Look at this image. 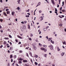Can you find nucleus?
I'll use <instances>...</instances> for the list:
<instances>
[{"instance_id": "nucleus-1", "label": "nucleus", "mask_w": 66, "mask_h": 66, "mask_svg": "<svg viewBox=\"0 0 66 66\" xmlns=\"http://www.w3.org/2000/svg\"><path fill=\"white\" fill-rule=\"evenodd\" d=\"M48 47H50V49L52 50H53V47L52 45H51L48 46Z\"/></svg>"}, {"instance_id": "nucleus-2", "label": "nucleus", "mask_w": 66, "mask_h": 66, "mask_svg": "<svg viewBox=\"0 0 66 66\" xmlns=\"http://www.w3.org/2000/svg\"><path fill=\"white\" fill-rule=\"evenodd\" d=\"M33 48L35 50H36V47L35 45H33Z\"/></svg>"}, {"instance_id": "nucleus-3", "label": "nucleus", "mask_w": 66, "mask_h": 66, "mask_svg": "<svg viewBox=\"0 0 66 66\" xmlns=\"http://www.w3.org/2000/svg\"><path fill=\"white\" fill-rule=\"evenodd\" d=\"M53 4H55V3H54V0H51Z\"/></svg>"}, {"instance_id": "nucleus-4", "label": "nucleus", "mask_w": 66, "mask_h": 66, "mask_svg": "<svg viewBox=\"0 0 66 66\" xmlns=\"http://www.w3.org/2000/svg\"><path fill=\"white\" fill-rule=\"evenodd\" d=\"M17 36L19 38H20L21 39H22L23 38L22 37H21L20 36H19L18 35Z\"/></svg>"}, {"instance_id": "nucleus-5", "label": "nucleus", "mask_w": 66, "mask_h": 66, "mask_svg": "<svg viewBox=\"0 0 66 66\" xmlns=\"http://www.w3.org/2000/svg\"><path fill=\"white\" fill-rule=\"evenodd\" d=\"M17 2L19 4H20V0H18L17 1Z\"/></svg>"}, {"instance_id": "nucleus-6", "label": "nucleus", "mask_w": 66, "mask_h": 66, "mask_svg": "<svg viewBox=\"0 0 66 66\" xmlns=\"http://www.w3.org/2000/svg\"><path fill=\"white\" fill-rule=\"evenodd\" d=\"M15 13V12L14 11H13L12 12V16H14V14Z\"/></svg>"}, {"instance_id": "nucleus-7", "label": "nucleus", "mask_w": 66, "mask_h": 66, "mask_svg": "<svg viewBox=\"0 0 66 66\" xmlns=\"http://www.w3.org/2000/svg\"><path fill=\"white\" fill-rule=\"evenodd\" d=\"M61 50V49L59 48V47H57V50L58 51H59Z\"/></svg>"}, {"instance_id": "nucleus-8", "label": "nucleus", "mask_w": 66, "mask_h": 66, "mask_svg": "<svg viewBox=\"0 0 66 66\" xmlns=\"http://www.w3.org/2000/svg\"><path fill=\"white\" fill-rule=\"evenodd\" d=\"M20 28H21V31H23V28H22V27H21Z\"/></svg>"}, {"instance_id": "nucleus-9", "label": "nucleus", "mask_w": 66, "mask_h": 66, "mask_svg": "<svg viewBox=\"0 0 66 66\" xmlns=\"http://www.w3.org/2000/svg\"><path fill=\"white\" fill-rule=\"evenodd\" d=\"M40 18H41V19L40 20V21H42V20H43V16H41Z\"/></svg>"}, {"instance_id": "nucleus-10", "label": "nucleus", "mask_w": 66, "mask_h": 66, "mask_svg": "<svg viewBox=\"0 0 66 66\" xmlns=\"http://www.w3.org/2000/svg\"><path fill=\"white\" fill-rule=\"evenodd\" d=\"M63 44L66 45V43L65 42V41H64L63 42Z\"/></svg>"}, {"instance_id": "nucleus-11", "label": "nucleus", "mask_w": 66, "mask_h": 66, "mask_svg": "<svg viewBox=\"0 0 66 66\" xmlns=\"http://www.w3.org/2000/svg\"><path fill=\"white\" fill-rule=\"evenodd\" d=\"M23 28L24 29H26V27L25 26H23Z\"/></svg>"}, {"instance_id": "nucleus-12", "label": "nucleus", "mask_w": 66, "mask_h": 66, "mask_svg": "<svg viewBox=\"0 0 66 66\" xmlns=\"http://www.w3.org/2000/svg\"><path fill=\"white\" fill-rule=\"evenodd\" d=\"M10 11H8L6 12V13L7 14H10Z\"/></svg>"}, {"instance_id": "nucleus-13", "label": "nucleus", "mask_w": 66, "mask_h": 66, "mask_svg": "<svg viewBox=\"0 0 66 66\" xmlns=\"http://www.w3.org/2000/svg\"><path fill=\"white\" fill-rule=\"evenodd\" d=\"M23 60V59H22V58H20L19 59V61L20 60V61H22V60Z\"/></svg>"}, {"instance_id": "nucleus-14", "label": "nucleus", "mask_w": 66, "mask_h": 66, "mask_svg": "<svg viewBox=\"0 0 66 66\" xmlns=\"http://www.w3.org/2000/svg\"><path fill=\"white\" fill-rule=\"evenodd\" d=\"M23 62H24V63H26V62H28V61L27 60H23Z\"/></svg>"}, {"instance_id": "nucleus-15", "label": "nucleus", "mask_w": 66, "mask_h": 66, "mask_svg": "<svg viewBox=\"0 0 66 66\" xmlns=\"http://www.w3.org/2000/svg\"><path fill=\"white\" fill-rule=\"evenodd\" d=\"M51 43H52V44H54V42L53 41H52V40H51Z\"/></svg>"}, {"instance_id": "nucleus-16", "label": "nucleus", "mask_w": 66, "mask_h": 66, "mask_svg": "<svg viewBox=\"0 0 66 66\" xmlns=\"http://www.w3.org/2000/svg\"><path fill=\"white\" fill-rule=\"evenodd\" d=\"M43 30L44 31H47V29L44 28L43 29Z\"/></svg>"}, {"instance_id": "nucleus-17", "label": "nucleus", "mask_w": 66, "mask_h": 66, "mask_svg": "<svg viewBox=\"0 0 66 66\" xmlns=\"http://www.w3.org/2000/svg\"><path fill=\"white\" fill-rule=\"evenodd\" d=\"M4 14L5 15V16H7V15H6V13L5 12H4Z\"/></svg>"}, {"instance_id": "nucleus-18", "label": "nucleus", "mask_w": 66, "mask_h": 66, "mask_svg": "<svg viewBox=\"0 0 66 66\" xmlns=\"http://www.w3.org/2000/svg\"><path fill=\"white\" fill-rule=\"evenodd\" d=\"M41 4V3H40V2H39L38 4V5H40Z\"/></svg>"}, {"instance_id": "nucleus-19", "label": "nucleus", "mask_w": 66, "mask_h": 66, "mask_svg": "<svg viewBox=\"0 0 66 66\" xmlns=\"http://www.w3.org/2000/svg\"><path fill=\"white\" fill-rule=\"evenodd\" d=\"M41 50H45V49L44 48H41Z\"/></svg>"}, {"instance_id": "nucleus-20", "label": "nucleus", "mask_w": 66, "mask_h": 66, "mask_svg": "<svg viewBox=\"0 0 66 66\" xmlns=\"http://www.w3.org/2000/svg\"><path fill=\"white\" fill-rule=\"evenodd\" d=\"M64 53H62L61 54V55H62V56H63V55H64Z\"/></svg>"}, {"instance_id": "nucleus-21", "label": "nucleus", "mask_w": 66, "mask_h": 66, "mask_svg": "<svg viewBox=\"0 0 66 66\" xmlns=\"http://www.w3.org/2000/svg\"><path fill=\"white\" fill-rule=\"evenodd\" d=\"M52 38H49L48 39V41H50L51 40Z\"/></svg>"}, {"instance_id": "nucleus-22", "label": "nucleus", "mask_w": 66, "mask_h": 66, "mask_svg": "<svg viewBox=\"0 0 66 66\" xmlns=\"http://www.w3.org/2000/svg\"><path fill=\"white\" fill-rule=\"evenodd\" d=\"M3 44H4V45H5V44H6V41L4 42L3 43Z\"/></svg>"}, {"instance_id": "nucleus-23", "label": "nucleus", "mask_w": 66, "mask_h": 66, "mask_svg": "<svg viewBox=\"0 0 66 66\" xmlns=\"http://www.w3.org/2000/svg\"><path fill=\"white\" fill-rule=\"evenodd\" d=\"M28 29H30V25H28Z\"/></svg>"}, {"instance_id": "nucleus-24", "label": "nucleus", "mask_w": 66, "mask_h": 66, "mask_svg": "<svg viewBox=\"0 0 66 66\" xmlns=\"http://www.w3.org/2000/svg\"><path fill=\"white\" fill-rule=\"evenodd\" d=\"M35 64L36 65H37V64H38V63H37L36 62H35Z\"/></svg>"}, {"instance_id": "nucleus-25", "label": "nucleus", "mask_w": 66, "mask_h": 66, "mask_svg": "<svg viewBox=\"0 0 66 66\" xmlns=\"http://www.w3.org/2000/svg\"><path fill=\"white\" fill-rule=\"evenodd\" d=\"M17 10H19L20 9V8L19 7H18L17 8Z\"/></svg>"}, {"instance_id": "nucleus-26", "label": "nucleus", "mask_w": 66, "mask_h": 66, "mask_svg": "<svg viewBox=\"0 0 66 66\" xmlns=\"http://www.w3.org/2000/svg\"><path fill=\"white\" fill-rule=\"evenodd\" d=\"M35 57H38V55H35Z\"/></svg>"}, {"instance_id": "nucleus-27", "label": "nucleus", "mask_w": 66, "mask_h": 66, "mask_svg": "<svg viewBox=\"0 0 66 66\" xmlns=\"http://www.w3.org/2000/svg\"><path fill=\"white\" fill-rule=\"evenodd\" d=\"M10 50H13V47H10Z\"/></svg>"}, {"instance_id": "nucleus-28", "label": "nucleus", "mask_w": 66, "mask_h": 66, "mask_svg": "<svg viewBox=\"0 0 66 66\" xmlns=\"http://www.w3.org/2000/svg\"><path fill=\"white\" fill-rule=\"evenodd\" d=\"M30 55H31V56H32V53H31L30 52Z\"/></svg>"}, {"instance_id": "nucleus-29", "label": "nucleus", "mask_w": 66, "mask_h": 66, "mask_svg": "<svg viewBox=\"0 0 66 66\" xmlns=\"http://www.w3.org/2000/svg\"><path fill=\"white\" fill-rule=\"evenodd\" d=\"M55 11L56 12H57V9L56 8H55Z\"/></svg>"}, {"instance_id": "nucleus-30", "label": "nucleus", "mask_w": 66, "mask_h": 66, "mask_svg": "<svg viewBox=\"0 0 66 66\" xmlns=\"http://www.w3.org/2000/svg\"><path fill=\"white\" fill-rule=\"evenodd\" d=\"M55 13H56V15H58V14H57V12H55Z\"/></svg>"}, {"instance_id": "nucleus-31", "label": "nucleus", "mask_w": 66, "mask_h": 66, "mask_svg": "<svg viewBox=\"0 0 66 66\" xmlns=\"http://www.w3.org/2000/svg\"><path fill=\"white\" fill-rule=\"evenodd\" d=\"M30 35L31 37H32V36H33V35L32 34H30Z\"/></svg>"}, {"instance_id": "nucleus-32", "label": "nucleus", "mask_w": 66, "mask_h": 66, "mask_svg": "<svg viewBox=\"0 0 66 66\" xmlns=\"http://www.w3.org/2000/svg\"><path fill=\"white\" fill-rule=\"evenodd\" d=\"M4 39H9V38H5Z\"/></svg>"}, {"instance_id": "nucleus-33", "label": "nucleus", "mask_w": 66, "mask_h": 66, "mask_svg": "<svg viewBox=\"0 0 66 66\" xmlns=\"http://www.w3.org/2000/svg\"><path fill=\"white\" fill-rule=\"evenodd\" d=\"M62 7H61L60 8V11H62Z\"/></svg>"}, {"instance_id": "nucleus-34", "label": "nucleus", "mask_w": 66, "mask_h": 66, "mask_svg": "<svg viewBox=\"0 0 66 66\" xmlns=\"http://www.w3.org/2000/svg\"><path fill=\"white\" fill-rule=\"evenodd\" d=\"M9 37H10V38H12V36H11V35H9Z\"/></svg>"}, {"instance_id": "nucleus-35", "label": "nucleus", "mask_w": 66, "mask_h": 66, "mask_svg": "<svg viewBox=\"0 0 66 66\" xmlns=\"http://www.w3.org/2000/svg\"><path fill=\"white\" fill-rule=\"evenodd\" d=\"M19 63H20V64H21L22 63V62L21 61H19Z\"/></svg>"}, {"instance_id": "nucleus-36", "label": "nucleus", "mask_w": 66, "mask_h": 66, "mask_svg": "<svg viewBox=\"0 0 66 66\" xmlns=\"http://www.w3.org/2000/svg\"><path fill=\"white\" fill-rule=\"evenodd\" d=\"M25 66H29V65H27V64H25Z\"/></svg>"}, {"instance_id": "nucleus-37", "label": "nucleus", "mask_w": 66, "mask_h": 66, "mask_svg": "<svg viewBox=\"0 0 66 66\" xmlns=\"http://www.w3.org/2000/svg\"><path fill=\"white\" fill-rule=\"evenodd\" d=\"M47 54H45V55H44V56L45 57H47Z\"/></svg>"}, {"instance_id": "nucleus-38", "label": "nucleus", "mask_w": 66, "mask_h": 66, "mask_svg": "<svg viewBox=\"0 0 66 66\" xmlns=\"http://www.w3.org/2000/svg\"><path fill=\"white\" fill-rule=\"evenodd\" d=\"M42 11L41 10H40L39 11V13H42Z\"/></svg>"}, {"instance_id": "nucleus-39", "label": "nucleus", "mask_w": 66, "mask_h": 66, "mask_svg": "<svg viewBox=\"0 0 66 66\" xmlns=\"http://www.w3.org/2000/svg\"><path fill=\"white\" fill-rule=\"evenodd\" d=\"M26 17H29V15H26Z\"/></svg>"}, {"instance_id": "nucleus-40", "label": "nucleus", "mask_w": 66, "mask_h": 66, "mask_svg": "<svg viewBox=\"0 0 66 66\" xmlns=\"http://www.w3.org/2000/svg\"><path fill=\"white\" fill-rule=\"evenodd\" d=\"M65 10H63L62 11V12H65Z\"/></svg>"}, {"instance_id": "nucleus-41", "label": "nucleus", "mask_w": 66, "mask_h": 66, "mask_svg": "<svg viewBox=\"0 0 66 66\" xmlns=\"http://www.w3.org/2000/svg\"><path fill=\"white\" fill-rule=\"evenodd\" d=\"M4 7H5V9H8V7H5V6Z\"/></svg>"}, {"instance_id": "nucleus-42", "label": "nucleus", "mask_w": 66, "mask_h": 66, "mask_svg": "<svg viewBox=\"0 0 66 66\" xmlns=\"http://www.w3.org/2000/svg\"><path fill=\"white\" fill-rule=\"evenodd\" d=\"M43 47H47V45H43Z\"/></svg>"}, {"instance_id": "nucleus-43", "label": "nucleus", "mask_w": 66, "mask_h": 66, "mask_svg": "<svg viewBox=\"0 0 66 66\" xmlns=\"http://www.w3.org/2000/svg\"><path fill=\"white\" fill-rule=\"evenodd\" d=\"M59 17L60 18H62V17L60 15L59 16Z\"/></svg>"}, {"instance_id": "nucleus-44", "label": "nucleus", "mask_w": 66, "mask_h": 66, "mask_svg": "<svg viewBox=\"0 0 66 66\" xmlns=\"http://www.w3.org/2000/svg\"><path fill=\"white\" fill-rule=\"evenodd\" d=\"M10 63H8L7 64V66H10Z\"/></svg>"}, {"instance_id": "nucleus-45", "label": "nucleus", "mask_w": 66, "mask_h": 66, "mask_svg": "<svg viewBox=\"0 0 66 66\" xmlns=\"http://www.w3.org/2000/svg\"><path fill=\"white\" fill-rule=\"evenodd\" d=\"M12 56H13L12 55H10V58H12Z\"/></svg>"}, {"instance_id": "nucleus-46", "label": "nucleus", "mask_w": 66, "mask_h": 66, "mask_svg": "<svg viewBox=\"0 0 66 66\" xmlns=\"http://www.w3.org/2000/svg\"><path fill=\"white\" fill-rule=\"evenodd\" d=\"M39 45L40 46H42V45L40 43H39Z\"/></svg>"}, {"instance_id": "nucleus-47", "label": "nucleus", "mask_w": 66, "mask_h": 66, "mask_svg": "<svg viewBox=\"0 0 66 66\" xmlns=\"http://www.w3.org/2000/svg\"><path fill=\"white\" fill-rule=\"evenodd\" d=\"M0 21L1 22H2V21H3V20H2V19H1L0 20Z\"/></svg>"}, {"instance_id": "nucleus-48", "label": "nucleus", "mask_w": 66, "mask_h": 66, "mask_svg": "<svg viewBox=\"0 0 66 66\" xmlns=\"http://www.w3.org/2000/svg\"><path fill=\"white\" fill-rule=\"evenodd\" d=\"M26 55L27 56H28V57H29V55H28V54L27 53H26Z\"/></svg>"}, {"instance_id": "nucleus-49", "label": "nucleus", "mask_w": 66, "mask_h": 66, "mask_svg": "<svg viewBox=\"0 0 66 66\" xmlns=\"http://www.w3.org/2000/svg\"><path fill=\"white\" fill-rule=\"evenodd\" d=\"M29 40H31L32 39H31V38H29Z\"/></svg>"}, {"instance_id": "nucleus-50", "label": "nucleus", "mask_w": 66, "mask_h": 66, "mask_svg": "<svg viewBox=\"0 0 66 66\" xmlns=\"http://www.w3.org/2000/svg\"><path fill=\"white\" fill-rule=\"evenodd\" d=\"M46 38H47V39H48V37L47 36L46 37Z\"/></svg>"}, {"instance_id": "nucleus-51", "label": "nucleus", "mask_w": 66, "mask_h": 66, "mask_svg": "<svg viewBox=\"0 0 66 66\" xmlns=\"http://www.w3.org/2000/svg\"><path fill=\"white\" fill-rule=\"evenodd\" d=\"M3 47V45H1V46L0 47V48H2Z\"/></svg>"}, {"instance_id": "nucleus-52", "label": "nucleus", "mask_w": 66, "mask_h": 66, "mask_svg": "<svg viewBox=\"0 0 66 66\" xmlns=\"http://www.w3.org/2000/svg\"><path fill=\"white\" fill-rule=\"evenodd\" d=\"M44 52H46V51H47V49H45L44 50Z\"/></svg>"}, {"instance_id": "nucleus-53", "label": "nucleus", "mask_w": 66, "mask_h": 66, "mask_svg": "<svg viewBox=\"0 0 66 66\" xmlns=\"http://www.w3.org/2000/svg\"><path fill=\"white\" fill-rule=\"evenodd\" d=\"M16 56H16V55H15L14 56V58H16Z\"/></svg>"}, {"instance_id": "nucleus-54", "label": "nucleus", "mask_w": 66, "mask_h": 66, "mask_svg": "<svg viewBox=\"0 0 66 66\" xmlns=\"http://www.w3.org/2000/svg\"><path fill=\"white\" fill-rule=\"evenodd\" d=\"M59 26H62V24H59Z\"/></svg>"}, {"instance_id": "nucleus-55", "label": "nucleus", "mask_w": 66, "mask_h": 66, "mask_svg": "<svg viewBox=\"0 0 66 66\" xmlns=\"http://www.w3.org/2000/svg\"><path fill=\"white\" fill-rule=\"evenodd\" d=\"M9 9H6V11H9Z\"/></svg>"}, {"instance_id": "nucleus-56", "label": "nucleus", "mask_w": 66, "mask_h": 66, "mask_svg": "<svg viewBox=\"0 0 66 66\" xmlns=\"http://www.w3.org/2000/svg\"><path fill=\"white\" fill-rule=\"evenodd\" d=\"M0 31L2 33V32H3V30H0Z\"/></svg>"}, {"instance_id": "nucleus-57", "label": "nucleus", "mask_w": 66, "mask_h": 66, "mask_svg": "<svg viewBox=\"0 0 66 66\" xmlns=\"http://www.w3.org/2000/svg\"><path fill=\"white\" fill-rule=\"evenodd\" d=\"M21 23H22V24H23V23H24V22H21Z\"/></svg>"}, {"instance_id": "nucleus-58", "label": "nucleus", "mask_w": 66, "mask_h": 66, "mask_svg": "<svg viewBox=\"0 0 66 66\" xmlns=\"http://www.w3.org/2000/svg\"><path fill=\"white\" fill-rule=\"evenodd\" d=\"M57 7H59V4H57Z\"/></svg>"}, {"instance_id": "nucleus-59", "label": "nucleus", "mask_w": 66, "mask_h": 66, "mask_svg": "<svg viewBox=\"0 0 66 66\" xmlns=\"http://www.w3.org/2000/svg\"><path fill=\"white\" fill-rule=\"evenodd\" d=\"M64 2H62V4L63 5H64Z\"/></svg>"}, {"instance_id": "nucleus-60", "label": "nucleus", "mask_w": 66, "mask_h": 66, "mask_svg": "<svg viewBox=\"0 0 66 66\" xmlns=\"http://www.w3.org/2000/svg\"><path fill=\"white\" fill-rule=\"evenodd\" d=\"M0 1L1 3H2V0H1Z\"/></svg>"}, {"instance_id": "nucleus-61", "label": "nucleus", "mask_w": 66, "mask_h": 66, "mask_svg": "<svg viewBox=\"0 0 66 66\" xmlns=\"http://www.w3.org/2000/svg\"><path fill=\"white\" fill-rule=\"evenodd\" d=\"M15 42H18V40L17 39H15Z\"/></svg>"}, {"instance_id": "nucleus-62", "label": "nucleus", "mask_w": 66, "mask_h": 66, "mask_svg": "<svg viewBox=\"0 0 66 66\" xmlns=\"http://www.w3.org/2000/svg\"><path fill=\"white\" fill-rule=\"evenodd\" d=\"M19 44H21V42H20L18 43Z\"/></svg>"}, {"instance_id": "nucleus-63", "label": "nucleus", "mask_w": 66, "mask_h": 66, "mask_svg": "<svg viewBox=\"0 0 66 66\" xmlns=\"http://www.w3.org/2000/svg\"><path fill=\"white\" fill-rule=\"evenodd\" d=\"M11 62H13V59H11Z\"/></svg>"}, {"instance_id": "nucleus-64", "label": "nucleus", "mask_w": 66, "mask_h": 66, "mask_svg": "<svg viewBox=\"0 0 66 66\" xmlns=\"http://www.w3.org/2000/svg\"><path fill=\"white\" fill-rule=\"evenodd\" d=\"M64 30L65 31V32H66V28L64 29Z\"/></svg>"}]
</instances>
